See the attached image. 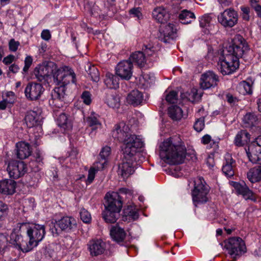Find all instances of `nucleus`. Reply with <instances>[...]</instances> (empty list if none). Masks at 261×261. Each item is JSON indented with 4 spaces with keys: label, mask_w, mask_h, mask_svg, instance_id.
<instances>
[{
    "label": "nucleus",
    "mask_w": 261,
    "mask_h": 261,
    "mask_svg": "<svg viewBox=\"0 0 261 261\" xmlns=\"http://www.w3.org/2000/svg\"><path fill=\"white\" fill-rule=\"evenodd\" d=\"M253 82L251 80L240 82L237 87L238 91L243 95L250 94L252 92Z\"/></svg>",
    "instance_id": "e433bc0d"
},
{
    "label": "nucleus",
    "mask_w": 261,
    "mask_h": 261,
    "mask_svg": "<svg viewBox=\"0 0 261 261\" xmlns=\"http://www.w3.org/2000/svg\"><path fill=\"white\" fill-rule=\"evenodd\" d=\"M242 11V18L245 20H249L250 8L247 7L242 6L241 8Z\"/></svg>",
    "instance_id": "4d7b16f0"
},
{
    "label": "nucleus",
    "mask_w": 261,
    "mask_h": 261,
    "mask_svg": "<svg viewBox=\"0 0 261 261\" xmlns=\"http://www.w3.org/2000/svg\"><path fill=\"white\" fill-rule=\"evenodd\" d=\"M212 17L208 14H205L199 20L200 26L201 28H211Z\"/></svg>",
    "instance_id": "c03bdc74"
},
{
    "label": "nucleus",
    "mask_w": 261,
    "mask_h": 261,
    "mask_svg": "<svg viewBox=\"0 0 261 261\" xmlns=\"http://www.w3.org/2000/svg\"><path fill=\"white\" fill-rule=\"evenodd\" d=\"M218 20L224 27L232 28L238 22V15L233 9H227L218 15Z\"/></svg>",
    "instance_id": "f8f14e48"
},
{
    "label": "nucleus",
    "mask_w": 261,
    "mask_h": 261,
    "mask_svg": "<svg viewBox=\"0 0 261 261\" xmlns=\"http://www.w3.org/2000/svg\"><path fill=\"white\" fill-rule=\"evenodd\" d=\"M82 98L84 102L88 105L91 102L90 94L88 91H84L82 95Z\"/></svg>",
    "instance_id": "bf43d9fd"
},
{
    "label": "nucleus",
    "mask_w": 261,
    "mask_h": 261,
    "mask_svg": "<svg viewBox=\"0 0 261 261\" xmlns=\"http://www.w3.org/2000/svg\"><path fill=\"white\" fill-rule=\"evenodd\" d=\"M41 38L44 40H48L51 38L50 32L47 30H44L42 31L41 34Z\"/></svg>",
    "instance_id": "e2e57ef3"
},
{
    "label": "nucleus",
    "mask_w": 261,
    "mask_h": 261,
    "mask_svg": "<svg viewBox=\"0 0 261 261\" xmlns=\"http://www.w3.org/2000/svg\"><path fill=\"white\" fill-rule=\"evenodd\" d=\"M105 103L110 108H118L120 106V99L119 95L115 92L108 91L106 93Z\"/></svg>",
    "instance_id": "a878e982"
},
{
    "label": "nucleus",
    "mask_w": 261,
    "mask_h": 261,
    "mask_svg": "<svg viewBox=\"0 0 261 261\" xmlns=\"http://www.w3.org/2000/svg\"><path fill=\"white\" fill-rule=\"evenodd\" d=\"M139 150L135 151V152H130L126 155L124 151L123 152V159L121 164L119 165V172L123 178L127 177L133 173L134 168L133 164L136 160V156Z\"/></svg>",
    "instance_id": "9b49d317"
},
{
    "label": "nucleus",
    "mask_w": 261,
    "mask_h": 261,
    "mask_svg": "<svg viewBox=\"0 0 261 261\" xmlns=\"http://www.w3.org/2000/svg\"><path fill=\"white\" fill-rule=\"evenodd\" d=\"M88 75L90 76L91 80L93 82H97L99 80V73L97 68L94 66L89 65L88 69L87 70Z\"/></svg>",
    "instance_id": "37998d69"
},
{
    "label": "nucleus",
    "mask_w": 261,
    "mask_h": 261,
    "mask_svg": "<svg viewBox=\"0 0 261 261\" xmlns=\"http://www.w3.org/2000/svg\"><path fill=\"white\" fill-rule=\"evenodd\" d=\"M165 99L169 103H175L177 101V93L175 91H171L166 95Z\"/></svg>",
    "instance_id": "de8ad7c7"
},
{
    "label": "nucleus",
    "mask_w": 261,
    "mask_h": 261,
    "mask_svg": "<svg viewBox=\"0 0 261 261\" xmlns=\"http://www.w3.org/2000/svg\"><path fill=\"white\" fill-rule=\"evenodd\" d=\"M8 241V239L5 235L0 234V254L7 248Z\"/></svg>",
    "instance_id": "864d4df0"
},
{
    "label": "nucleus",
    "mask_w": 261,
    "mask_h": 261,
    "mask_svg": "<svg viewBox=\"0 0 261 261\" xmlns=\"http://www.w3.org/2000/svg\"><path fill=\"white\" fill-rule=\"evenodd\" d=\"M186 149L181 138L174 136L165 140L160 145L161 158L169 164H179L186 158Z\"/></svg>",
    "instance_id": "f257e3e1"
},
{
    "label": "nucleus",
    "mask_w": 261,
    "mask_h": 261,
    "mask_svg": "<svg viewBox=\"0 0 261 261\" xmlns=\"http://www.w3.org/2000/svg\"><path fill=\"white\" fill-rule=\"evenodd\" d=\"M80 217L81 220L85 223H88L91 222V214L86 209L83 208L80 211Z\"/></svg>",
    "instance_id": "49530a36"
},
{
    "label": "nucleus",
    "mask_w": 261,
    "mask_h": 261,
    "mask_svg": "<svg viewBox=\"0 0 261 261\" xmlns=\"http://www.w3.org/2000/svg\"><path fill=\"white\" fill-rule=\"evenodd\" d=\"M98 115L95 113H92L87 118L86 121L88 125L92 127V129H96L101 125L98 120Z\"/></svg>",
    "instance_id": "a19ab883"
},
{
    "label": "nucleus",
    "mask_w": 261,
    "mask_h": 261,
    "mask_svg": "<svg viewBox=\"0 0 261 261\" xmlns=\"http://www.w3.org/2000/svg\"><path fill=\"white\" fill-rule=\"evenodd\" d=\"M19 229L27 230V233L31 242H33L37 246L38 243L42 240L45 234V226L40 224H33L30 226L28 223H21L18 224Z\"/></svg>",
    "instance_id": "0eeeda50"
},
{
    "label": "nucleus",
    "mask_w": 261,
    "mask_h": 261,
    "mask_svg": "<svg viewBox=\"0 0 261 261\" xmlns=\"http://www.w3.org/2000/svg\"><path fill=\"white\" fill-rule=\"evenodd\" d=\"M169 117L173 121H179L183 116L182 109L177 106H172L169 108L168 111Z\"/></svg>",
    "instance_id": "c9c22d12"
},
{
    "label": "nucleus",
    "mask_w": 261,
    "mask_h": 261,
    "mask_svg": "<svg viewBox=\"0 0 261 261\" xmlns=\"http://www.w3.org/2000/svg\"><path fill=\"white\" fill-rule=\"evenodd\" d=\"M225 247L233 259H236L246 252L245 242L240 237L228 239L225 242Z\"/></svg>",
    "instance_id": "423d86ee"
},
{
    "label": "nucleus",
    "mask_w": 261,
    "mask_h": 261,
    "mask_svg": "<svg viewBox=\"0 0 261 261\" xmlns=\"http://www.w3.org/2000/svg\"><path fill=\"white\" fill-rule=\"evenodd\" d=\"M111 149L109 146L103 147L99 153L101 160L99 162H96L94 164V167L90 168L88 171V178L86 181L87 184H91L94 178L96 173L100 169L105 167V165L107 163V158L110 155Z\"/></svg>",
    "instance_id": "9d476101"
},
{
    "label": "nucleus",
    "mask_w": 261,
    "mask_h": 261,
    "mask_svg": "<svg viewBox=\"0 0 261 261\" xmlns=\"http://www.w3.org/2000/svg\"><path fill=\"white\" fill-rule=\"evenodd\" d=\"M34 158L35 161H32L29 163V166L35 171L40 170V167L43 164V156L42 153L39 150H36L35 152Z\"/></svg>",
    "instance_id": "58836bf2"
},
{
    "label": "nucleus",
    "mask_w": 261,
    "mask_h": 261,
    "mask_svg": "<svg viewBox=\"0 0 261 261\" xmlns=\"http://www.w3.org/2000/svg\"><path fill=\"white\" fill-rule=\"evenodd\" d=\"M129 61L136 64L140 67H144L146 64V58L144 53L138 51L132 54L128 59Z\"/></svg>",
    "instance_id": "f704fd0d"
},
{
    "label": "nucleus",
    "mask_w": 261,
    "mask_h": 261,
    "mask_svg": "<svg viewBox=\"0 0 261 261\" xmlns=\"http://www.w3.org/2000/svg\"><path fill=\"white\" fill-rule=\"evenodd\" d=\"M179 19L183 24H189L195 20V16L194 14L190 11L183 10L178 16Z\"/></svg>",
    "instance_id": "ea45409f"
},
{
    "label": "nucleus",
    "mask_w": 261,
    "mask_h": 261,
    "mask_svg": "<svg viewBox=\"0 0 261 261\" xmlns=\"http://www.w3.org/2000/svg\"><path fill=\"white\" fill-rule=\"evenodd\" d=\"M113 138L124 144L122 150L125 151L126 155L130 152H135L144 146L142 139L139 136L132 133L128 124L124 121L116 124L112 131Z\"/></svg>",
    "instance_id": "f03ea898"
},
{
    "label": "nucleus",
    "mask_w": 261,
    "mask_h": 261,
    "mask_svg": "<svg viewBox=\"0 0 261 261\" xmlns=\"http://www.w3.org/2000/svg\"><path fill=\"white\" fill-rule=\"evenodd\" d=\"M54 80L58 86L51 92V99L49 102L58 108L63 106L62 100L65 95V86L71 82L75 84L76 77L74 72L71 69L66 71L58 69L54 74Z\"/></svg>",
    "instance_id": "7ed1b4c3"
},
{
    "label": "nucleus",
    "mask_w": 261,
    "mask_h": 261,
    "mask_svg": "<svg viewBox=\"0 0 261 261\" xmlns=\"http://www.w3.org/2000/svg\"><path fill=\"white\" fill-rule=\"evenodd\" d=\"M57 123L59 126L63 128L65 130H71L72 128V124L70 120L64 113L60 114L57 119Z\"/></svg>",
    "instance_id": "4c0bfd02"
},
{
    "label": "nucleus",
    "mask_w": 261,
    "mask_h": 261,
    "mask_svg": "<svg viewBox=\"0 0 261 261\" xmlns=\"http://www.w3.org/2000/svg\"><path fill=\"white\" fill-rule=\"evenodd\" d=\"M201 94H198L197 90L196 89H193L191 90L190 93L189 94V99L192 101L198 100L200 98Z\"/></svg>",
    "instance_id": "6e6d98bb"
},
{
    "label": "nucleus",
    "mask_w": 261,
    "mask_h": 261,
    "mask_svg": "<svg viewBox=\"0 0 261 261\" xmlns=\"http://www.w3.org/2000/svg\"><path fill=\"white\" fill-rule=\"evenodd\" d=\"M133 63L129 60L120 62L116 67V72L122 79L129 80L133 73Z\"/></svg>",
    "instance_id": "dca6fc26"
},
{
    "label": "nucleus",
    "mask_w": 261,
    "mask_h": 261,
    "mask_svg": "<svg viewBox=\"0 0 261 261\" xmlns=\"http://www.w3.org/2000/svg\"><path fill=\"white\" fill-rule=\"evenodd\" d=\"M8 207L7 204L0 201V221L5 220L8 214Z\"/></svg>",
    "instance_id": "8fccbe9b"
},
{
    "label": "nucleus",
    "mask_w": 261,
    "mask_h": 261,
    "mask_svg": "<svg viewBox=\"0 0 261 261\" xmlns=\"http://www.w3.org/2000/svg\"><path fill=\"white\" fill-rule=\"evenodd\" d=\"M105 209L102 213V218L108 223H114L119 217V213L122 207V199L117 192L106 194Z\"/></svg>",
    "instance_id": "20e7f679"
},
{
    "label": "nucleus",
    "mask_w": 261,
    "mask_h": 261,
    "mask_svg": "<svg viewBox=\"0 0 261 261\" xmlns=\"http://www.w3.org/2000/svg\"><path fill=\"white\" fill-rule=\"evenodd\" d=\"M234 188L238 194L242 195L246 199H254L253 193L245 184H241L236 182L234 184Z\"/></svg>",
    "instance_id": "c756f323"
},
{
    "label": "nucleus",
    "mask_w": 261,
    "mask_h": 261,
    "mask_svg": "<svg viewBox=\"0 0 261 261\" xmlns=\"http://www.w3.org/2000/svg\"><path fill=\"white\" fill-rule=\"evenodd\" d=\"M110 234L112 239L118 243L123 242L126 237L124 230L118 225L112 227Z\"/></svg>",
    "instance_id": "c85d7f7f"
},
{
    "label": "nucleus",
    "mask_w": 261,
    "mask_h": 261,
    "mask_svg": "<svg viewBox=\"0 0 261 261\" xmlns=\"http://www.w3.org/2000/svg\"><path fill=\"white\" fill-rule=\"evenodd\" d=\"M105 7H109L114 5L115 0H100Z\"/></svg>",
    "instance_id": "338daca9"
},
{
    "label": "nucleus",
    "mask_w": 261,
    "mask_h": 261,
    "mask_svg": "<svg viewBox=\"0 0 261 261\" xmlns=\"http://www.w3.org/2000/svg\"><path fill=\"white\" fill-rule=\"evenodd\" d=\"M255 144L250 145L246 152L251 162L261 164V135L255 139Z\"/></svg>",
    "instance_id": "ddd939ff"
},
{
    "label": "nucleus",
    "mask_w": 261,
    "mask_h": 261,
    "mask_svg": "<svg viewBox=\"0 0 261 261\" xmlns=\"http://www.w3.org/2000/svg\"><path fill=\"white\" fill-rule=\"evenodd\" d=\"M243 122L245 127L250 128L254 131L259 130L258 127L257 126L259 118L254 113H247L243 117Z\"/></svg>",
    "instance_id": "5701e85b"
},
{
    "label": "nucleus",
    "mask_w": 261,
    "mask_h": 261,
    "mask_svg": "<svg viewBox=\"0 0 261 261\" xmlns=\"http://www.w3.org/2000/svg\"><path fill=\"white\" fill-rule=\"evenodd\" d=\"M143 98L142 93L137 90H134L128 94L126 100L129 104L138 106L142 103Z\"/></svg>",
    "instance_id": "7c9ffc66"
},
{
    "label": "nucleus",
    "mask_w": 261,
    "mask_h": 261,
    "mask_svg": "<svg viewBox=\"0 0 261 261\" xmlns=\"http://www.w3.org/2000/svg\"><path fill=\"white\" fill-rule=\"evenodd\" d=\"M236 166V162L232 159L230 153L225 154L223 165L222 171L223 174L227 177L231 178L234 174V168Z\"/></svg>",
    "instance_id": "6ab92c4d"
},
{
    "label": "nucleus",
    "mask_w": 261,
    "mask_h": 261,
    "mask_svg": "<svg viewBox=\"0 0 261 261\" xmlns=\"http://www.w3.org/2000/svg\"><path fill=\"white\" fill-rule=\"evenodd\" d=\"M76 222L75 219L71 217H64L57 222V225L62 230L68 232L76 227Z\"/></svg>",
    "instance_id": "b1692460"
},
{
    "label": "nucleus",
    "mask_w": 261,
    "mask_h": 261,
    "mask_svg": "<svg viewBox=\"0 0 261 261\" xmlns=\"http://www.w3.org/2000/svg\"><path fill=\"white\" fill-rule=\"evenodd\" d=\"M212 141L211 137L208 135H205L201 138V142L203 144L211 143Z\"/></svg>",
    "instance_id": "0e129e2a"
},
{
    "label": "nucleus",
    "mask_w": 261,
    "mask_h": 261,
    "mask_svg": "<svg viewBox=\"0 0 261 261\" xmlns=\"http://www.w3.org/2000/svg\"><path fill=\"white\" fill-rule=\"evenodd\" d=\"M19 70V67L18 65L15 64H13L11 65L9 67V70L13 73H16L18 72Z\"/></svg>",
    "instance_id": "69168bd1"
},
{
    "label": "nucleus",
    "mask_w": 261,
    "mask_h": 261,
    "mask_svg": "<svg viewBox=\"0 0 261 261\" xmlns=\"http://www.w3.org/2000/svg\"><path fill=\"white\" fill-rule=\"evenodd\" d=\"M53 69L50 64L41 65L36 67L34 70V74L37 79L41 82H45L53 73Z\"/></svg>",
    "instance_id": "aec40b11"
},
{
    "label": "nucleus",
    "mask_w": 261,
    "mask_h": 261,
    "mask_svg": "<svg viewBox=\"0 0 261 261\" xmlns=\"http://www.w3.org/2000/svg\"><path fill=\"white\" fill-rule=\"evenodd\" d=\"M250 135L245 130L240 131L234 139V143L237 146H241L250 141Z\"/></svg>",
    "instance_id": "72a5a7b5"
},
{
    "label": "nucleus",
    "mask_w": 261,
    "mask_h": 261,
    "mask_svg": "<svg viewBox=\"0 0 261 261\" xmlns=\"http://www.w3.org/2000/svg\"><path fill=\"white\" fill-rule=\"evenodd\" d=\"M16 182L13 179H5L0 181V193L12 195L15 192Z\"/></svg>",
    "instance_id": "393cba45"
},
{
    "label": "nucleus",
    "mask_w": 261,
    "mask_h": 261,
    "mask_svg": "<svg viewBox=\"0 0 261 261\" xmlns=\"http://www.w3.org/2000/svg\"><path fill=\"white\" fill-rule=\"evenodd\" d=\"M125 214L131 217L133 219L135 220L138 217V213L135 209L133 208L132 206H128L126 210H125Z\"/></svg>",
    "instance_id": "603ef678"
},
{
    "label": "nucleus",
    "mask_w": 261,
    "mask_h": 261,
    "mask_svg": "<svg viewBox=\"0 0 261 261\" xmlns=\"http://www.w3.org/2000/svg\"><path fill=\"white\" fill-rule=\"evenodd\" d=\"M6 96L7 98L6 99L8 101V103L13 104L15 101L16 98L15 94L12 91H8L6 93Z\"/></svg>",
    "instance_id": "13d9d810"
},
{
    "label": "nucleus",
    "mask_w": 261,
    "mask_h": 261,
    "mask_svg": "<svg viewBox=\"0 0 261 261\" xmlns=\"http://www.w3.org/2000/svg\"><path fill=\"white\" fill-rule=\"evenodd\" d=\"M249 50V46L246 40L241 35H237L232 40V44L225 50L228 54H232L239 60Z\"/></svg>",
    "instance_id": "6e6552de"
},
{
    "label": "nucleus",
    "mask_w": 261,
    "mask_h": 261,
    "mask_svg": "<svg viewBox=\"0 0 261 261\" xmlns=\"http://www.w3.org/2000/svg\"><path fill=\"white\" fill-rule=\"evenodd\" d=\"M90 254L96 256L102 254L105 250V244L101 240H92L88 244Z\"/></svg>",
    "instance_id": "412c9836"
},
{
    "label": "nucleus",
    "mask_w": 261,
    "mask_h": 261,
    "mask_svg": "<svg viewBox=\"0 0 261 261\" xmlns=\"http://www.w3.org/2000/svg\"><path fill=\"white\" fill-rule=\"evenodd\" d=\"M35 246H36L34 245V243L31 242V239L28 241L27 239L24 240L22 238L18 248L23 252H27L31 251Z\"/></svg>",
    "instance_id": "79ce46f5"
},
{
    "label": "nucleus",
    "mask_w": 261,
    "mask_h": 261,
    "mask_svg": "<svg viewBox=\"0 0 261 261\" xmlns=\"http://www.w3.org/2000/svg\"><path fill=\"white\" fill-rule=\"evenodd\" d=\"M8 103H9L6 99L0 101V110H3L6 109Z\"/></svg>",
    "instance_id": "774afa93"
},
{
    "label": "nucleus",
    "mask_w": 261,
    "mask_h": 261,
    "mask_svg": "<svg viewBox=\"0 0 261 261\" xmlns=\"http://www.w3.org/2000/svg\"><path fill=\"white\" fill-rule=\"evenodd\" d=\"M7 171L11 177L17 179L27 172V166L23 162L12 161L8 165Z\"/></svg>",
    "instance_id": "2eb2a0df"
},
{
    "label": "nucleus",
    "mask_w": 261,
    "mask_h": 261,
    "mask_svg": "<svg viewBox=\"0 0 261 261\" xmlns=\"http://www.w3.org/2000/svg\"><path fill=\"white\" fill-rule=\"evenodd\" d=\"M24 66L22 69V73L28 72L30 67L33 63V58L31 56H27L24 59Z\"/></svg>",
    "instance_id": "3c124183"
},
{
    "label": "nucleus",
    "mask_w": 261,
    "mask_h": 261,
    "mask_svg": "<svg viewBox=\"0 0 261 261\" xmlns=\"http://www.w3.org/2000/svg\"><path fill=\"white\" fill-rule=\"evenodd\" d=\"M176 36V29L174 25L172 23H168L160 31V34L158 36L159 39L164 43H170L171 40H173Z\"/></svg>",
    "instance_id": "a211bd4d"
},
{
    "label": "nucleus",
    "mask_w": 261,
    "mask_h": 261,
    "mask_svg": "<svg viewBox=\"0 0 261 261\" xmlns=\"http://www.w3.org/2000/svg\"><path fill=\"white\" fill-rule=\"evenodd\" d=\"M204 127V117L202 116L196 120L194 128L198 132H201Z\"/></svg>",
    "instance_id": "09e8293b"
},
{
    "label": "nucleus",
    "mask_w": 261,
    "mask_h": 261,
    "mask_svg": "<svg viewBox=\"0 0 261 261\" xmlns=\"http://www.w3.org/2000/svg\"><path fill=\"white\" fill-rule=\"evenodd\" d=\"M10 238V239L9 240V243L12 245L15 246L16 247H18L20 243L22 237L21 235L13 232L11 233Z\"/></svg>",
    "instance_id": "a18cd8bd"
},
{
    "label": "nucleus",
    "mask_w": 261,
    "mask_h": 261,
    "mask_svg": "<svg viewBox=\"0 0 261 261\" xmlns=\"http://www.w3.org/2000/svg\"><path fill=\"white\" fill-rule=\"evenodd\" d=\"M209 192L204 179L201 177L196 178L194 180V188L192 191L193 202L203 203L207 201V194Z\"/></svg>",
    "instance_id": "1a4fd4ad"
},
{
    "label": "nucleus",
    "mask_w": 261,
    "mask_h": 261,
    "mask_svg": "<svg viewBox=\"0 0 261 261\" xmlns=\"http://www.w3.org/2000/svg\"><path fill=\"white\" fill-rule=\"evenodd\" d=\"M24 121L28 127L32 128L40 123V116L36 111H30L27 112Z\"/></svg>",
    "instance_id": "cd10ccee"
},
{
    "label": "nucleus",
    "mask_w": 261,
    "mask_h": 261,
    "mask_svg": "<svg viewBox=\"0 0 261 261\" xmlns=\"http://www.w3.org/2000/svg\"><path fill=\"white\" fill-rule=\"evenodd\" d=\"M15 60V56L13 55H9L3 59V62L5 65L11 64Z\"/></svg>",
    "instance_id": "680f3d73"
},
{
    "label": "nucleus",
    "mask_w": 261,
    "mask_h": 261,
    "mask_svg": "<svg viewBox=\"0 0 261 261\" xmlns=\"http://www.w3.org/2000/svg\"><path fill=\"white\" fill-rule=\"evenodd\" d=\"M130 14L132 15L133 17H137L139 19L141 17V13L140 8H133L129 10Z\"/></svg>",
    "instance_id": "052dcab7"
},
{
    "label": "nucleus",
    "mask_w": 261,
    "mask_h": 261,
    "mask_svg": "<svg viewBox=\"0 0 261 261\" xmlns=\"http://www.w3.org/2000/svg\"><path fill=\"white\" fill-rule=\"evenodd\" d=\"M17 158L23 160L29 157L32 152L31 148L28 143L20 142L16 144Z\"/></svg>",
    "instance_id": "4be33fe9"
},
{
    "label": "nucleus",
    "mask_w": 261,
    "mask_h": 261,
    "mask_svg": "<svg viewBox=\"0 0 261 261\" xmlns=\"http://www.w3.org/2000/svg\"><path fill=\"white\" fill-rule=\"evenodd\" d=\"M20 43L18 41H15L14 39H11L9 42V48L10 50L13 52L16 51Z\"/></svg>",
    "instance_id": "5fc2aeb1"
},
{
    "label": "nucleus",
    "mask_w": 261,
    "mask_h": 261,
    "mask_svg": "<svg viewBox=\"0 0 261 261\" xmlns=\"http://www.w3.org/2000/svg\"><path fill=\"white\" fill-rule=\"evenodd\" d=\"M117 75L107 72L105 75L104 82L106 86L110 89H117L119 87V79Z\"/></svg>",
    "instance_id": "2f4dec72"
},
{
    "label": "nucleus",
    "mask_w": 261,
    "mask_h": 261,
    "mask_svg": "<svg viewBox=\"0 0 261 261\" xmlns=\"http://www.w3.org/2000/svg\"><path fill=\"white\" fill-rule=\"evenodd\" d=\"M44 88L41 84L36 82L28 83L24 90L26 98L31 101L38 100L43 94Z\"/></svg>",
    "instance_id": "4468645a"
},
{
    "label": "nucleus",
    "mask_w": 261,
    "mask_h": 261,
    "mask_svg": "<svg viewBox=\"0 0 261 261\" xmlns=\"http://www.w3.org/2000/svg\"><path fill=\"white\" fill-rule=\"evenodd\" d=\"M153 17L159 22L163 23L170 18L168 11L163 7H156L152 11Z\"/></svg>",
    "instance_id": "bb28decb"
},
{
    "label": "nucleus",
    "mask_w": 261,
    "mask_h": 261,
    "mask_svg": "<svg viewBox=\"0 0 261 261\" xmlns=\"http://www.w3.org/2000/svg\"><path fill=\"white\" fill-rule=\"evenodd\" d=\"M219 77L212 71L203 73L200 78V85L203 89H207L217 85Z\"/></svg>",
    "instance_id": "f3484780"
},
{
    "label": "nucleus",
    "mask_w": 261,
    "mask_h": 261,
    "mask_svg": "<svg viewBox=\"0 0 261 261\" xmlns=\"http://www.w3.org/2000/svg\"><path fill=\"white\" fill-rule=\"evenodd\" d=\"M239 66V61L237 58L232 54H228L223 50V54L219 58L217 68L223 75L231 74Z\"/></svg>",
    "instance_id": "39448f33"
},
{
    "label": "nucleus",
    "mask_w": 261,
    "mask_h": 261,
    "mask_svg": "<svg viewBox=\"0 0 261 261\" xmlns=\"http://www.w3.org/2000/svg\"><path fill=\"white\" fill-rule=\"evenodd\" d=\"M248 180L252 183L261 180V166L254 167L250 169L247 173Z\"/></svg>",
    "instance_id": "473e14b6"
}]
</instances>
